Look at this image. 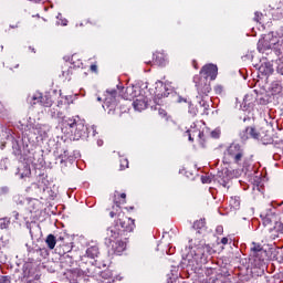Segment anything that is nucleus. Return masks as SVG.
Masks as SVG:
<instances>
[{"label": "nucleus", "mask_w": 283, "mask_h": 283, "mask_svg": "<svg viewBox=\"0 0 283 283\" xmlns=\"http://www.w3.org/2000/svg\"><path fill=\"white\" fill-rule=\"evenodd\" d=\"M97 101L101 102V101H103V98L102 97H97Z\"/></svg>", "instance_id": "53"}, {"label": "nucleus", "mask_w": 283, "mask_h": 283, "mask_svg": "<svg viewBox=\"0 0 283 283\" xmlns=\"http://www.w3.org/2000/svg\"><path fill=\"white\" fill-rule=\"evenodd\" d=\"M31 170L29 166H24L23 167V171L19 172L20 178H28V176H30Z\"/></svg>", "instance_id": "25"}, {"label": "nucleus", "mask_w": 283, "mask_h": 283, "mask_svg": "<svg viewBox=\"0 0 283 283\" xmlns=\"http://www.w3.org/2000/svg\"><path fill=\"white\" fill-rule=\"evenodd\" d=\"M33 134H36L38 136H45V134H48V126L43 124H34Z\"/></svg>", "instance_id": "17"}, {"label": "nucleus", "mask_w": 283, "mask_h": 283, "mask_svg": "<svg viewBox=\"0 0 283 283\" xmlns=\"http://www.w3.org/2000/svg\"><path fill=\"white\" fill-rule=\"evenodd\" d=\"M221 244H229V239L228 238H222L221 239Z\"/></svg>", "instance_id": "40"}, {"label": "nucleus", "mask_w": 283, "mask_h": 283, "mask_svg": "<svg viewBox=\"0 0 283 283\" xmlns=\"http://www.w3.org/2000/svg\"><path fill=\"white\" fill-rule=\"evenodd\" d=\"M57 25H67V20L66 19H63V17L61 15V13H59L57 15Z\"/></svg>", "instance_id": "29"}, {"label": "nucleus", "mask_w": 283, "mask_h": 283, "mask_svg": "<svg viewBox=\"0 0 283 283\" xmlns=\"http://www.w3.org/2000/svg\"><path fill=\"white\" fill-rule=\"evenodd\" d=\"M118 222V227L122 231V233H125V231L132 232L134 231V221L132 218L125 217L124 213L118 214V220L115 221Z\"/></svg>", "instance_id": "8"}, {"label": "nucleus", "mask_w": 283, "mask_h": 283, "mask_svg": "<svg viewBox=\"0 0 283 283\" xmlns=\"http://www.w3.org/2000/svg\"><path fill=\"white\" fill-rule=\"evenodd\" d=\"M211 136L212 138H220V130L219 129L212 130Z\"/></svg>", "instance_id": "35"}, {"label": "nucleus", "mask_w": 283, "mask_h": 283, "mask_svg": "<svg viewBox=\"0 0 283 283\" xmlns=\"http://www.w3.org/2000/svg\"><path fill=\"white\" fill-rule=\"evenodd\" d=\"M217 233L219 234V235H221V233H223V231H224V228H222V226H219V227H217Z\"/></svg>", "instance_id": "37"}, {"label": "nucleus", "mask_w": 283, "mask_h": 283, "mask_svg": "<svg viewBox=\"0 0 283 283\" xmlns=\"http://www.w3.org/2000/svg\"><path fill=\"white\" fill-rule=\"evenodd\" d=\"M116 96H118V92L116 90H107L105 93V98H104V109L106 107H112L114 109V106L116 105Z\"/></svg>", "instance_id": "11"}, {"label": "nucleus", "mask_w": 283, "mask_h": 283, "mask_svg": "<svg viewBox=\"0 0 283 283\" xmlns=\"http://www.w3.org/2000/svg\"><path fill=\"white\" fill-rule=\"evenodd\" d=\"M85 132H88V136H96V126H92L91 128H85Z\"/></svg>", "instance_id": "31"}, {"label": "nucleus", "mask_w": 283, "mask_h": 283, "mask_svg": "<svg viewBox=\"0 0 283 283\" xmlns=\"http://www.w3.org/2000/svg\"><path fill=\"white\" fill-rule=\"evenodd\" d=\"M230 205L234 209H238V207H240V198H238V197L231 198L230 199Z\"/></svg>", "instance_id": "26"}, {"label": "nucleus", "mask_w": 283, "mask_h": 283, "mask_svg": "<svg viewBox=\"0 0 283 283\" xmlns=\"http://www.w3.org/2000/svg\"><path fill=\"white\" fill-rule=\"evenodd\" d=\"M155 61H156V63H158V65L165 66V65H167L168 59H167V55L159 53V54L155 55Z\"/></svg>", "instance_id": "20"}, {"label": "nucleus", "mask_w": 283, "mask_h": 283, "mask_svg": "<svg viewBox=\"0 0 283 283\" xmlns=\"http://www.w3.org/2000/svg\"><path fill=\"white\" fill-rule=\"evenodd\" d=\"M222 91H223L222 85H217V86H214V92H216V94H222Z\"/></svg>", "instance_id": "36"}, {"label": "nucleus", "mask_w": 283, "mask_h": 283, "mask_svg": "<svg viewBox=\"0 0 283 283\" xmlns=\"http://www.w3.org/2000/svg\"><path fill=\"white\" fill-rule=\"evenodd\" d=\"M159 114H163L165 116V113H163V112H159Z\"/></svg>", "instance_id": "56"}, {"label": "nucleus", "mask_w": 283, "mask_h": 283, "mask_svg": "<svg viewBox=\"0 0 283 283\" xmlns=\"http://www.w3.org/2000/svg\"><path fill=\"white\" fill-rule=\"evenodd\" d=\"M276 13L280 17H283V1L279 3V7L276 8Z\"/></svg>", "instance_id": "32"}, {"label": "nucleus", "mask_w": 283, "mask_h": 283, "mask_svg": "<svg viewBox=\"0 0 283 283\" xmlns=\"http://www.w3.org/2000/svg\"><path fill=\"white\" fill-rule=\"evenodd\" d=\"M10 221L6 219H0V229H6Z\"/></svg>", "instance_id": "33"}, {"label": "nucleus", "mask_w": 283, "mask_h": 283, "mask_svg": "<svg viewBox=\"0 0 283 283\" xmlns=\"http://www.w3.org/2000/svg\"><path fill=\"white\" fill-rule=\"evenodd\" d=\"M200 74L203 78L216 81V76H218V66L214 64H207L201 69Z\"/></svg>", "instance_id": "9"}, {"label": "nucleus", "mask_w": 283, "mask_h": 283, "mask_svg": "<svg viewBox=\"0 0 283 283\" xmlns=\"http://www.w3.org/2000/svg\"><path fill=\"white\" fill-rule=\"evenodd\" d=\"M140 96V87L138 86H128L126 88V94L124 95V98L126 101H132V98H138Z\"/></svg>", "instance_id": "14"}, {"label": "nucleus", "mask_w": 283, "mask_h": 283, "mask_svg": "<svg viewBox=\"0 0 283 283\" xmlns=\"http://www.w3.org/2000/svg\"><path fill=\"white\" fill-rule=\"evenodd\" d=\"M201 180H202V182H203V184L211 182V180H209V178H207V177H202V179H201Z\"/></svg>", "instance_id": "41"}, {"label": "nucleus", "mask_w": 283, "mask_h": 283, "mask_svg": "<svg viewBox=\"0 0 283 283\" xmlns=\"http://www.w3.org/2000/svg\"><path fill=\"white\" fill-rule=\"evenodd\" d=\"M219 178H222V175H221V174H219Z\"/></svg>", "instance_id": "57"}, {"label": "nucleus", "mask_w": 283, "mask_h": 283, "mask_svg": "<svg viewBox=\"0 0 283 283\" xmlns=\"http://www.w3.org/2000/svg\"><path fill=\"white\" fill-rule=\"evenodd\" d=\"M223 165L244 167V149L240 144H231L223 153Z\"/></svg>", "instance_id": "2"}, {"label": "nucleus", "mask_w": 283, "mask_h": 283, "mask_svg": "<svg viewBox=\"0 0 283 283\" xmlns=\"http://www.w3.org/2000/svg\"><path fill=\"white\" fill-rule=\"evenodd\" d=\"M86 255H87V258H91V260L98 258V247H96V245L90 247L86 250Z\"/></svg>", "instance_id": "18"}, {"label": "nucleus", "mask_w": 283, "mask_h": 283, "mask_svg": "<svg viewBox=\"0 0 283 283\" xmlns=\"http://www.w3.org/2000/svg\"><path fill=\"white\" fill-rule=\"evenodd\" d=\"M62 132L72 136L73 140H81L85 136V124L76 122L72 117L62 119Z\"/></svg>", "instance_id": "3"}, {"label": "nucleus", "mask_w": 283, "mask_h": 283, "mask_svg": "<svg viewBox=\"0 0 283 283\" xmlns=\"http://www.w3.org/2000/svg\"><path fill=\"white\" fill-rule=\"evenodd\" d=\"M251 251H253V253H260V251H262V245L252 243Z\"/></svg>", "instance_id": "28"}, {"label": "nucleus", "mask_w": 283, "mask_h": 283, "mask_svg": "<svg viewBox=\"0 0 283 283\" xmlns=\"http://www.w3.org/2000/svg\"><path fill=\"white\" fill-rule=\"evenodd\" d=\"M129 167V161L127 159H124L120 161V169H127Z\"/></svg>", "instance_id": "34"}, {"label": "nucleus", "mask_w": 283, "mask_h": 283, "mask_svg": "<svg viewBox=\"0 0 283 283\" xmlns=\"http://www.w3.org/2000/svg\"><path fill=\"white\" fill-rule=\"evenodd\" d=\"M67 280L71 283H78V273L71 272L70 274H67Z\"/></svg>", "instance_id": "24"}, {"label": "nucleus", "mask_w": 283, "mask_h": 283, "mask_svg": "<svg viewBox=\"0 0 283 283\" xmlns=\"http://www.w3.org/2000/svg\"><path fill=\"white\" fill-rule=\"evenodd\" d=\"M190 114H192L193 116H196L198 114V111H193L190 108Z\"/></svg>", "instance_id": "45"}, {"label": "nucleus", "mask_w": 283, "mask_h": 283, "mask_svg": "<svg viewBox=\"0 0 283 283\" xmlns=\"http://www.w3.org/2000/svg\"><path fill=\"white\" fill-rule=\"evenodd\" d=\"M279 73H280V74H283V70H282V69H279Z\"/></svg>", "instance_id": "52"}, {"label": "nucleus", "mask_w": 283, "mask_h": 283, "mask_svg": "<svg viewBox=\"0 0 283 283\" xmlns=\"http://www.w3.org/2000/svg\"><path fill=\"white\" fill-rule=\"evenodd\" d=\"M282 41H283V38H282Z\"/></svg>", "instance_id": "58"}, {"label": "nucleus", "mask_w": 283, "mask_h": 283, "mask_svg": "<svg viewBox=\"0 0 283 283\" xmlns=\"http://www.w3.org/2000/svg\"><path fill=\"white\" fill-rule=\"evenodd\" d=\"M245 132H247L248 136H251V138H260V134L253 127H248L245 129Z\"/></svg>", "instance_id": "23"}, {"label": "nucleus", "mask_w": 283, "mask_h": 283, "mask_svg": "<svg viewBox=\"0 0 283 283\" xmlns=\"http://www.w3.org/2000/svg\"><path fill=\"white\" fill-rule=\"evenodd\" d=\"M0 283H10V279L2 277V279H0Z\"/></svg>", "instance_id": "39"}, {"label": "nucleus", "mask_w": 283, "mask_h": 283, "mask_svg": "<svg viewBox=\"0 0 283 283\" xmlns=\"http://www.w3.org/2000/svg\"><path fill=\"white\" fill-rule=\"evenodd\" d=\"M0 262H6V259L3 258V252H0Z\"/></svg>", "instance_id": "42"}, {"label": "nucleus", "mask_w": 283, "mask_h": 283, "mask_svg": "<svg viewBox=\"0 0 283 283\" xmlns=\"http://www.w3.org/2000/svg\"><path fill=\"white\" fill-rule=\"evenodd\" d=\"M76 59H77V55H72L71 61H72L73 64L76 63V62H74V61H76Z\"/></svg>", "instance_id": "43"}, {"label": "nucleus", "mask_w": 283, "mask_h": 283, "mask_svg": "<svg viewBox=\"0 0 283 283\" xmlns=\"http://www.w3.org/2000/svg\"><path fill=\"white\" fill-rule=\"evenodd\" d=\"M111 218H114V212H111Z\"/></svg>", "instance_id": "54"}, {"label": "nucleus", "mask_w": 283, "mask_h": 283, "mask_svg": "<svg viewBox=\"0 0 283 283\" xmlns=\"http://www.w3.org/2000/svg\"><path fill=\"white\" fill-rule=\"evenodd\" d=\"M187 103V99H185V98H182V97H179V99H178V103Z\"/></svg>", "instance_id": "44"}, {"label": "nucleus", "mask_w": 283, "mask_h": 283, "mask_svg": "<svg viewBox=\"0 0 283 283\" xmlns=\"http://www.w3.org/2000/svg\"><path fill=\"white\" fill-rule=\"evenodd\" d=\"M40 105H42L43 107H52V98L41 93Z\"/></svg>", "instance_id": "19"}, {"label": "nucleus", "mask_w": 283, "mask_h": 283, "mask_svg": "<svg viewBox=\"0 0 283 283\" xmlns=\"http://www.w3.org/2000/svg\"><path fill=\"white\" fill-rule=\"evenodd\" d=\"M120 198L125 199V198H127V195L122 193V195H120Z\"/></svg>", "instance_id": "50"}, {"label": "nucleus", "mask_w": 283, "mask_h": 283, "mask_svg": "<svg viewBox=\"0 0 283 283\" xmlns=\"http://www.w3.org/2000/svg\"><path fill=\"white\" fill-rule=\"evenodd\" d=\"M249 99V95H247L245 97H244V103H245V105H247V101Z\"/></svg>", "instance_id": "51"}, {"label": "nucleus", "mask_w": 283, "mask_h": 283, "mask_svg": "<svg viewBox=\"0 0 283 283\" xmlns=\"http://www.w3.org/2000/svg\"><path fill=\"white\" fill-rule=\"evenodd\" d=\"M123 276L120 274H114L112 271L106 270L102 272L98 283H115L116 281L120 282Z\"/></svg>", "instance_id": "10"}, {"label": "nucleus", "mask_w": 283, "mask_h": 283, "mask_svg": "<svg viewBox=\"0 0 283 283\" xmlns=\"http://www.w3.org/2000/svg\"><path fill=\"white\" fill-rule=\"evenodd\" d=\"M259 73L263 76L273 74V65L270 62H264L259 67Z\"/></svg>", "instance_id": "16"}, {"label": "nucleus", "mask_w": 283, "mask_h": 283, "mask_svg": "<svg viewBox=\"0 0 283 283\" xmlns=\"http://www.w3.org/2000/svg\"><path fill=\"white\" fill-rule=\"evenodd\" d=\"M133 107L135 112H143V109H147V97H145V95H139L133 102Z\"/></svg>", "instance_id": "13"}, {"label": "nucleus", "mask_w": 283, "mask_h": 283, "mask_svg": "<svg viewBox=\"0 0 283 283\" xmlns=\"http://www.w3.org/2000/svg\"><path fill=\"white\" fill-rule=\"evenodd\" d=\"M196 87L201 96H208L211 93V84L207 77H195Z\"/></svg>", "instance_id": "7"}, {"label": "nucleus", "mask_w": 283, "mask_h": 283, "mask_svg": "<svg viewBox=\"0 0 283 283\" xmlns=\"http://www.w3.org/2000/svg\"><path fill=\"white\" fill-rule=\"evenodd\" d=\"M157 87H163V82H157Z\"/></svg>", "instance_id": "49"}, {"label": "nucleus", "mask_w": 283, "mask_h": 283, "mask_svg": "<svg viewBox=\"0 0 283 283\" xmlns=\"http://www.w3.org/2000/svg\"><path fill=\"white\" fill-rule=\"evenodd\" d=\"M229 170L224 171V176L221 178L223 187H227V182L230 180Z\"/></svg>", "instance_id": "27"}, {"label": "nucleus", "mask_w": 283, "mask_h": 283, "mask_svg": "<svg viewBox=\"0 0 283 283\" xmlns=\"http://www.w3.org/2000/svg\"><path fill=\"white\" fill-rule=\"evenodd\" d=\"M81 65H83V63L77 62V63L75 64V67H81Z\"/></svg>", "instance_id": "48"}, {"label": "nucleus", "mask_w": 283, "mask_h": 283, "mask_svg": "<svg viewBox=\"0 0 283 283\" xmlns=\"http://www.w3.org/2000/svg\"><path fill=\"white\" fill-rule=\"evenodd\" d=\"M261 218L264 227H269V224H273L274 222L275 231H282V222L277 221V216H275L271 210L269 212H262Z\"/></svg>", "instance_id": "5"}, {"label": "nucleus", "mask_w": 283, "mask_h": 283, "mask_svg": "<svg viewBox=\"0 0 283 283\" xmlns=\"http://www.w3.org/2000/svg\"><path fill=\"white\" fill-rule=\"evenodd\" d=\"M45 243L48 244L49 249H54L56 247V237L49 234L46 237Z\"/></svg>", "instance_id": "21"}, {"label": "nucleus", "mask_w": 283, "mask_h": 283, "mask_svg": "<svg viewBox=\"0 0 283 283\" xmlns=\"http://www.w3.org/2000/svg\"><path fill=\"white\" fill-rule=\"evenodd\" d=\"M111 245L116 255H120L125 249H127V243L125 241H114Z\"/></svg>", "instance_id": "15"}, {"label": "nucleus", "mask_w": 283, "mask_h": 283, "mask_svg": "<svg viewBox=\"0 0 283 283\" xmlns=\"http://www.w3.org/2000/svg\"><path fill=\"white\" fill-rule=\"evenodd\" d=\"M123 230H120L118 222H115L113 226L107 228L106 230V244H112V242H116L120 235H123Z\"/></svg>", "instance_id": "6"}, {"label": "nucleus", "mask_w": 283, "mask_h": 283, "mask_svg": "<svg viewBox=\"0 0 283 283\" xmlns=\"http://www.w3.org/2000/svg\"><path fill=\"white\" fill-rule=\"evenodd\" d=\"M186 136H188V140H193V138H198L201 147H205V134L200 130L189 129L186 132Z\"/></svg>", "instance_id": "12"}, {"label": "nucleus", "mask_w": 283, "mask_h": 283, "mask_svg": "<svg viewBox=\"0 0 283 283\" xmlns=\"http://www.w3.org/2000/svg\"><path fill=\"white\" fill-rule=\"evenodd\" d=\"M258 50L262 52V54L269 50H274L276 54H282L283 41L275 36V34L269 33L264 35L263 39L259 40Z\"/></svg>", "instance_id": "4"}, {"label": "nucleus", "mask_w": 283, "mask_h": 283, "mask_svg": "<svg viewBox=\"0 0 283 283\" xmlns=\"http://www.w3.org/2000/svg\"><path fill=\"white\" fill-rule=\"evenodd\" d=\"M216 250L209 244H205L202 240L191 239L189 245L186 248L185 253L182 254L181 264L184 266H193L198 264L200 260L207 258L208 255H213Z\"/></svg>", "instance_id": "1"}, {"label": "nucleus", "mask_w": 283, "mask_h": 283, "mask_svg": "<svg viewBox=\"0 0 283 283\" xmlns=\"http://www.w3.org/2000/svg\"><path fill=\"white\" fill-rule=\"evenodd\" d=\"M156 96H157V98H163V96H165V97L169 96V93H167V92L164 94L157 93Z\"/></svg>", "instance_id": "38"}, {"label": "nucleus", "mask_w": 283, "mask_h": 283, "mask_svg": "<svg viewBox=\"0 0 283 283\" xmlns=\"http://www.w3.org/2000/svg\"><path fill=\"white\" fill-rule=\"evenodd\" d=\"M263 14L260 12H255L254 13V21H256V23H262V19H263Z\"/></svg>", "instance_id": "30"}, {"label": "nucleus", "mask_w": 283, "mask_h": 283, "mask_svg": "<svg viewBox=\"0 0 283 283\" xmlns=\"http://www.w3.org/2000/svg\"><path fill=\"white\" fill-rule=\"evenodd\" d=\"M97 145H98V147H102L103 146V140H97Z\"/></svg>", "instance_id": "47"}, {"label": "nucleus", "mask_w": 283, "mask_h": 283, "mask_svg": "<svg viewBox=\"0 0 283 283\" xmlns=\"http://www.w3.org/2000/svg\"><path fill=\"white\" fill-rule=\"evenodd\" d=\"M92 72H96V65H91Z\"/></svg>", "instance_id": "46"}, {"label": "nucleus", "mask_w": 283, "mask_h": 283, "mask_svg": "<svg viewBox=\"0 0 283 283\" xmlns=\"http://www.w3.org/2000/svg\"><path fill=\"white\" fill-rule=\"evenodd\" d=\"M29 102L31 103V105L41 104V93H39V92L34 93L30 97Z\"/></svg>", "instance_id": "22"}, {"label": "nucleus", "mask_w": 283, "mask_h": 283, "mask_svg": "<svg viewBox=\"0 0 283 283\" xmlns=\"http://www.w3.org/2000/svg\"><path fill=\"white\" fill-rule=\"evenodd\" d=\"M108 114H112V108L108 111Z\"/></svg>", "instance_id": "55"}]
</instances>
